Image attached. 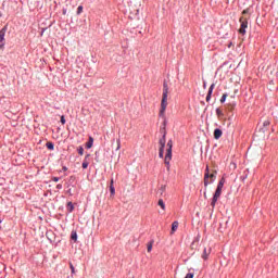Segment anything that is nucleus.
I'll return each mask as SVG.
<instances>
[{"label":"nucleus","mask_w":278,"mask_h":278,"mask_svg":"<svg viewBox=\"0 0 278 278\" xmlns=\"http://www.w3.org/2000/svg\"><path fill=\"white\" fill-rule=\"evenodd\" d=\"M168 106V83H163V96L161 101L160 116H164L166 108Z\"/></svg>","instance_id":"nucleus-1"},{"label":"nucleus","mask_w":278,"mask_h":278,"mask_svg":"<svg viewBox=\"0 0 278 278\" xmlns=\"http://www.w3.org/2000/svg\"><path fill=\"white\" fill-rule=\"evenodd\" d=\"M167 150L164 159V163L167 166V170H170V160H173V140H168Z\"/></svg>","instance_id":"nucleus-2"},{"label":"nucleus","mask_w":278,"mask_h":278,"mask_svg":"<svg viewBox=\"0 0 278 278\" xmlns=\"http://www.w3.org/2000/svg\"><path fill=\"white\" fill-rule=\"evenodd\" d=\"M239 23L241 24L239 28V34H241V36H244V34H247V27H249V18L241 16Z\"/></svg>","instance_id":"nucleus-3"},{"label":"nucleus","mask_w":278,"mask_h":278,"mask_svg":"<svg viewBox=\"0 0 278 278\" xmlns=\"http://www.w3.org/2000/svg\"><path fill=\"white\" fill-rule=\"evenodd\" d=\"M222 194H223V187L217 186L216 191H215L212 202H211L212 207H216V203H217L218 199H220Z\"/></svg>","instance_id":"nucleus-4"},{"label":"nucleus","mask_w":278,"mask_h":278,"mask_svg":"<svg viewBox=\"0 0 278 278\" xmlns=\"http://www.w3.org/2000/svg\"><path fill=\"white\" fill-rule=\"evenodd\" d=\"M160 149H159V157H164V147H166V132H164L163 137L159 141Z\"/></svg>","instance_id":"nucleus-5"},{"label":"nucleus","mask_w":278,"mask_h":278,"mask_svg":"<svg viewBox=\"0 0 278 278\" xmlns=\"http://www.w3.org/2000/svg\"><path fill=\"white\" fill-rule=\"evenodd\" d=\"M5 47V29L2 28L0 30V49H3Z\"/></svg>","instance_id":"nucleus-6"},{"label":"nucleus","mask_w":278,"mask_h":278,"mask_svg":"<svg viewBox=\"0 0 278 278\" xmlns=\"http://www.w3.org/2000/svg\"><path fill=\"white\" fill-rule=\"evenodd\" d=\"M210 173H204V186L207 188L210 184H214V179L210 180Z\"/></svg>","instance_id":"nucleus-7"},{"label":"nucleus","mask_w":278,"mask_h":278,"mask_svg":"<svg viewBox=\"0 0 278 278\" xmlns=\"http://www.w3.org/2000/svg\"><path fill=\"white\" fill-rule=\"evenodd\" d=\"M222 136H223V130H220L219 128H216L214 130V138H215V140H218Z\"/></svg>","instance_id":"nucleus-8"},{"label":"nucleus","mask_w":278,"mask_h":278,"mask_svg":"<svg viewBox=\"0 0 278 278\" xmlns=\"http://www.w3.org/2000/svg\"><path fill=\"white\" fill-rule=\"evenodd\" d=\"M214 84L211 85L210 89H208V93L206 96V101L208 102L212 99V92L214 90Z\"/></svg>","instance_id":"nucleus-9"},{"label":"nucleus","mask_w":278,"mask_h":278,"mask_svg":"<svg viewBox=\"0 0 278 278\" xmlns=\"http://www.w3.org/2000/svg\"><path fill=\"white\" fill-rule=\"evenodd\" d=\"M179 229V222H174L172 224V233H175Z\"/></svg>","instance_id":"nucleus-10"},{"label":"nucleus","mask_w":278,"mask_h":278,"mask_svg":"<svg viewBox=\"0 0 278 278\" xmlns=\"http://www.w3.org/2000/svg\"><path fill=\"white\" fill-rule=\"evenodd\" d=\"M88 157H90L89 154H87V156L85 157V160H84V162H83V168H88V165L90 164V163L88 162Z\"/></svg>","instance_id":"nucleus-11"},{"label":"nucleus","mask_w":278,"mask_h":278,"mask_svg":"<svg viewBox=\"0 0 278 278\" xmlns=\"http://www.w3.org/2000/svg\"><path fill=\"white\" fill-rule=\"evenodd\" d=\"M93 142H94V139H92V137H90L89 141L87 142V149H92Z\"/></svg>","instance_id":"nucleus-12"},{"label":"nucleus","mask_w":278,"mask_h":278,"mask_svg":"<svg viewBox=\"0 0 278 278\" xmlns=\"http://www.w3.org/2000/svg\"><path fill=\"white\" fill-rule=\"evenodd\" d=\"M216 114L218 118H223V116H225V114L223 113V110L220 109H216Z\"/></svg>","instance_id":"nucleus-13"},{"label":"nucleus","mask_w":278,"mask_h":278,"mask_svg":"<svg viewBox=\"0 0 278 278\" xmlns=\"http://www.w3.org/2000/svg\"><path fill=\"white\" fill-rule=\"evenodd\" d=\"M75 210V206L73 205V202L67 203V212H73Z\"/></svg>","instance_id":"nucleus-14"},{"label":"nucleus","mask_w":278,"mask_h":278,"mask_svg":"<svg viewBox=\"0 0 278 278\" xmlns=\"http://www.w3.org/2000/svg\"><path fill=\"white\" fill-rule=\"evenodd\" d=\"M46 147H47V149H49V151H53V149H54L53 142H47Z\"/></svg>","instance_id":"nucleus-15"},{"label":"nucleus","mask_w":278,"mask_h":278,"mask_svg":"<svg viewBox=\"0 0 278 278\" xmlns=\"http://www.w3.org/2000/svg\"><path fill=\"white\" fill-rule=\"evenodd\" d=\"M71 238L74 242H77V231H72Z\"/></svg>","instance_id":"nucleus-16"},{"label":"nucleus","mask_w":278,"mask_h":278,"mask_svg":"<svg viewBox=\"0 0 278 278\" xmlns=\"http://www.w3.org/2000/svg\"><path fill=\"white\" fill-rule=\"evenodd\" d=\"M214 181V179H216V170H213V173L210 175L208 181Z\"/></svg>","instance_id":"nucleus-17"},{"label":"nucleus","mask_w":278,"mask_h":278,"mask_svg":"<svg viewBox=\"0 0 278 278\" xmlns=\"http://www.w3.org/2000/svg\"><path fill=\"white\" fill-rule=\"evenodd\" d=\"M159 205H160V207H162L163 210H166V204H164V200L160 199V200H159Z\"/></svg>","instance_id":"nucleus-18"},{"label":"nucleus","mask_w":278,"mask_h":278,"mask_svg":"<svg viewBox=\"0 0 278 278\" xmlns=\"http://www.w3.org/2000/svg\"><path fill=\"white\" fill-rule=\"evenodd\" d=\"M110 192H111L112 197H114V194H116V189L112 185H110Z\"/></svg>","instance_id":"nucleus-19"},{"label":"nucleus","mask_w":278,"mask_h":278,"mask_svg":"<svg viewBox=\"0 0 278 278\" xmlns=\"http://www.w3.org/2000/svg\"><path fill=\"white\" fill-rule=\"evenodd\" d=\"M152 250H153V241H150L148 243V253H151Z\"/></svg>","instance_id":"nucleus-20"},{"label":"nucleus","mask_w":278,"mask_h":278,"mask_svg":"<svg viewBox=\"0 0 278 278\" xmlns=\"http://www.w3.org/2000/svg\"><path fill=\"white\" fill-rule=\"evenodd\" d=\"M217 186L220 188H224L225 187V178H222Z\"/></svg>","instance_id":"nucleus-21"},{"label":"nucleus","mask_w":278,"mask_h":278,"mask_svg":"<svg viewBox=\"0 0 278 278\" xmlns=\"http://www.w3.org/2000/svg\"><path fill=\"white\" fill-rule=\"evenodd\" d=\"M227 101V93H224L220 98V103H225Z\"/></svg>","instance_id":"nucleus-22"},{"label":"nucleus","mask_w":278,"mask_h":278,"mask_svg":"<svg viewBox=\"0 0 278 278\" xmlns=\"http://www.w3.org/2000/svg\"><path fill=\"white\" fill-rule=\"evenodd\" d=\"M81 12H84V7L83 5H79L77 8V14H81Z\"/></svg>","instance_id":"nucleus-23"},{"label":"nucleus","mask_w":278,"mask_h":278,"mask_svg":"<svg viewBox=\"0 0 278 278\" xmlns=\"http://www.w3.org/2000/svg\"><path fill=\"white\" fill-rule=\"evenodd\" d=\"M70 268L72 270V275H75V266H73V263H70Z\"/></svg>","instance_id":"nucleus-24"},{"label":"nucleus","mask_w":278,"mask_h":278,"mask_svg":"<svg viewBox=\"0 0 278 278\" xmlns=\"http://www.w3.org/2000/svg\"><path fill=\"white\" fill-rule=\"evenodd\" d=\"M203 260H207V249H204V253L202 255Z\"/></svg>","instance_id":"nucleus-25"},{"label":"nucleus","mask_w":278,"mask_h":278,"mask_svg":"<svg viewBox=\"0 0 278 278\" xmlns=\"http://www.w3.org/2000/svg\"><path fill=\"white\" fill-rule=\"evenodd\" d=\"M78 153H79L80 155H84V148H83V147H79V148H78Z\"/></svg>","instance_id":"nucleus-26"},{"label":"nucleus","mask_w":278,"mask_h":278,"mask_svg":"<svg viewBox=\"0 0 278 278\" xmlns=\"http://www.w3.org/2000/svg\"><path fill=\"white\" fill-rule=\"evenodd\" d=\"M185 278H194V274L189 273V274H187V275H186V277H185Z\"/></svg>","instance_id":"nucleus-27"},{"label":"nucleus","mask_w":278,"mask_h":278,"mask_svg":"<svg viewBox=\"0 0 278 278\" xmlns=\"http://www.w3.org/2000/svg\"><path fill=\"white\" fill-rule=\"evenodd\" d=\"M61 123L62 125H66V118H64V116H61Z\"/></svg>","instance_id":"nucleus-28"},{"label":"nucleus","mask_w":278,"mask_h":278,"mask_svg":"<svg viewBox=\"0 0 278 278\" xmlns=\"http://www.w3.org/2000/svg\"><path fill=\"white\" fill-rule=\"evenodd\" d=\"M263 125H264V127H268V125H270V121H265L264 123H263Z\"/></svg>","instance_id":"nucleus-29"},{"label":"nucleus","mask_w":278,"mask_h":278,"mask_svg":"<svg viewBox=\"0 0 278 278\" xmlns=\"http://www.w3.org/2000/svg\"><path fill=\"white\" fill-rule=\"evenodd\" d=\"M242 14H249V9L243 10Z\"/></svg>","instance_id":"nucleus-30"},{"label":"nucleus","mask_w":278,"mask_h":278,"mask_svg":"<svg viewBox=\"0 0 278 278\" xmlns=\"http://www.w3.org/2000/svg\"><path fill=\"white\" fill-rule=\"evenodd\" d=\"M52 180L55 181V182H58V181H60V178L54 177V178H52Z\"/></svg>","instance_id":"nucleus-31"},{"label":"nucleus","mask_w":278,"mask_h":278,"mask_svg":"<svg viewBox=\"0 0 278 278\" xmlns=\"http://www.w3.org/2000/svg\"><path fill=\"white\" fill-rule=\"evenodd\" d=\"M205 173H210V166L206 165Z\"/></svg>","instance_id":"nucleus-32"},{"label":"nucleus","mask_w":278,"mask_h":278,"mask_svg":"<svg viewBox=\"0 0 278 278\" xmlns=\"http://www.w3.org/2000/svg\"><path fill=\"white\" fill-rule=\"evenodd\" d=\"M110 186H114V179H111V185Z\"/></svg>","instance_id":"nucleus-33"},{"label":"nucleus","mask_w":278,"mask_h":278,"mask_svg":"<svg viewBox=\"0 0 278 278\" xmlns=\"http://www.w3.org/2000/svg\"><path fill=\"white\" fill-rule=\"evenodd\" d=\"M161 190L162 192H164L166 190V187H162Z\"/></svg>","instance_id":"nucleus-34"},{"label":"nucleus","mask_w":278,"mask_h":278,"mask_svg":"<svg viewBox=\"0 0 278 278\" xmlns=\"http://www.w3.org/2000/svg\"><path fill=\"white\" fill-rule=\"evenodd\" d=\"M63 170L66 172V170H68V168L67 167H63Z\"/></svg>","instance_id":"nucleus-35"},{"label":"nucleus","mask_w":278,"mask_h":278,"mask_svg":"<svg viewBox=\"0 0 278 278\" xmlns=\"http://www.w3.org/2000/svg\"><path fill=\"white\" fill-rule=\"evenodd\" d=\"M56 188H62V185H58Z\"/></svg>","instance_id":"nucleus-36"},{"label":"nucleus","mask_w":278,"mask_h":278,"mask_svg":"<svg viewBox=\"0 0 278 278\" xmlns=\"http://www.w3.org/2000/svg\"><path fill=\"white\" fill-rule=\"evenodd\" d=\"M63 14H66V10L63 11Z\"/></svg>","instance_id":"nucleus-37"}]
</instances>
